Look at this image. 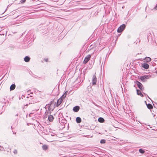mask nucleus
Masks as SVG:
<instances>
[{
  "label": "nucleus",
  "mask_w": 157,
  "mask_h": 157,
  "mask_svg": "<svg viewBox=\"0 0 157 157\" xmlns=\"http://www.w3.org/2000/svg\"><path fill=\"white\" fill-rule=\"evenodd\" d=\"M150 77L149 75H144L140 77V78L142 81L144 82L146 81L147 79H149Z\"/></svg>",
  "instance_id": "f257e3e1"
},
{
  "label": "nucleus",
  "mask_w": 157,
  "mask_h": 157,
  "mask_svg": "<svg viewBox=\"0 0 157 157\" xmlns=\"http://www.w3.org/2000/svg\"><path fill=\"white\" fill-rule=\"evenodd\" d=\"M125 28V25L124 24H123L121 25L118 29L117 32L118 33H121L122 32Z\"/></svg>",
  "instance_id": "f03ea898"
},
{
  "label": "nucleus",
  "mask_w": 157,
  "mask_h": 157,
  "mask_svg": "<svg viewBox=\"0 0 157 157\" xmlns=\"http://www.w3.org/2000/svg\"><path fill=\"white\" fill-rule=\"evenodd\" d=\"M91 56L90 55H88L85 58L83 61V63L86 64L89 60Z\"/></svg>",
  "instance_id": "7ed1b4c3"
},
{
  "label": "nucleus",
  "mask_w": 157,
  "mask_h": 157,
  "mask_svg": "<svg viewBox=\"0 0 157 157\" xmlns=\"http://www.w3.org/2000/svg\"><path fill=\"white\" fill-rule=\"evenodd\" d=\"M136 84L137 85L138 87H139L140 90H144V88L143 87V86L140 82L138 81H137Z\"/></svg>",
  "instance_id": "20e7f679"
},
{
  "label": "nucleus",
  "mask_w": 157,
  "mask_h": 157,
  "mask_svg": "<svg viewBox=\"0 0 157 157\" xmlns=\"http://www.w3.org/2000/svg\"><path fill=\"white\" fill-rule=\"evenodd\" d=\"M97 81V79L95 75H94L92 77V82L93 85L96 84V83Z\"/></svg>",
  "instance_id": "39448f33"
},
{
  "label": "nucleus",
  "mask_w": 157,
  "mask_h": 157,
  "mask_svg": "<svg viewBox=\"0 0 157 157\" xmlns=\"http://www.w3.org/2000/svg\"><path fill=\"white\" fill-rule=\"evenodd\" d=\"M63 101V99L62 98H60L59 99L57 102V104H56V106L58 107L59 106L60 104H61V103Z\"/></svg>",
  "instance_id": "423d86ee"
},
{
  "label": "nucleus",
  "mask_w": 157,
  "mask_h": 157,
  "mask_svg": "<svg viewBox=\"0 0 157 157\" xmlns=\"http://www.w3.org/2000/svg\"><path fill=\"white\" fill-rule=\"evenodd\" d=\"M47 107L48 108V110L49 111H52L53 110L54 108H52V104L50 105L48 104L46 105Z\"/></svg>",
  "instance_id": "0eeeda50"
},
{
  "label": "nucleus",
  "mask_w": 157,
  "mask_h": 157,
  "mask_svg": "<svg viewBox=\"0 0 157 157\" xmlns=\"http://www.w3.org/2000/svg\"><path fill=\"white\" fill-rule=\"evenodd\" d=\"M80 109V107L79 106H75L73 107V111L75 112H78Z\"/></svg>",
  "instance_id": "6e6552de"
},
{
  "label": "nucleus",
  "mask_w": 157,
  "mask_h": 157,
  "mask_svg": "<svg viewBox=\"0 0 157 157\" xmlns=\"http://www.w3.org/2000/svg\"><path fill=\"white\" fill-rule=\"evenodd\" d=\"M142 66L145 69H148L149 67V65L148 64L146 63H144V64H142Z\"/></svg>",
  "instance_id": "1a4fd4ad"
},
{
  "label": "nucleus",
  "mask_w": 157,
  "mask_h": 157,
  "mask_svg": "<svg viewBox=\"0 0 157 157\" xmlns=\"http://www.w3.org/2000/svg\"><path fill=\"white\" fill-rule=\"evenodd\" d=\"M48 120L50 121H52L53 119H54V117L52 115H49L48 116Z\"/></svg>",
  "instance_id": "9d476101"
},
{
  "label": "nucleus",
  "mask_w": 157,
  "mask_h": 157,
  "mask_svg": "<svg viewBox=\"0 0 157 157\" xmlns=\"http://www.w3.org/2000/svg\"><path fill=\"white\" fill-rule=\"evenodd\" d=\"M24 61L26 62H28L29 61L30 58L29 56H25L24 59Z\"/></svg>",
  "instance_id": "9b49d317"
},
{
  "label": "nucleus",
  "mask_w": 157,
  "mask_h": 157,
  "mask_svg": "<svg viewBox=\"0 0 157 157\" xmlns=\"http://www.w3.org/2000/svg\"><path fill=\"white\" fill-rule=\"evenodd\" d=\"M136 91H137V94L138 95H140V96L141 97H143V94L141 93V91L140 90H136Z\"/></svg>",
  "instance_id": "f8f14e48"
},
{
  "label": "nucleus",
  "mask_w": 157,
  "mask_h": 157,
  "mask_svg": "<svg viewBox=\"0 0 157 157\" xmlns=\"http://www.w3.org/2000/svg\"><path fill=\"white\" fill-rule=\"evenodd\" d=\"M98 121L101 123H103L104 121V119L102 117H99L98 119Z\"/></svg>",
  "instance_id": "ddd939ff"
},
{
  "label": "nucleus",
  "mask_w": 157,
  "mask_h": 157,
  "mask_svg": "<svg viewBox=\"0 0 157 157\" xmlns=\"http://www.w3.org/2000/svg\"><path fill=\"white\" fill-rule=\"evenodd\" d=\"M48 148V146L46 145H44L42 146V148L44 150L47 149Z\"/></svg>",
  "instance_id": "4468645a"
},
{
  "label": "nucleus",
  "mask_w": 157,
  "mask_h": 157,
  "mask_svg": "<svg viewBox=\"0 0 157 157\" xmlns=\"http://www.w3.org/2000/svg\"><path fill=\"white\" fill-rule=\"evenodd\" d=\"M76 121L77 123H80L81 121V119L80 117H77L76 118Z\"/></svg>",
  "instance_id": "2eb2a0df"
},
{
  "label": "nucleus",
  "mask_w": 157,
  "mask_h": 157,
  "mask_svg": "<svg viewBox=\"0 0 157 157\" xmlns=\"http://www.w3.org/2000/svg\"><path fill=\"white\" fill-rule=\"evenodd\" d=\"M15 85L14 84H12L10 86V90H13L15 89Z\"/></svg>",
  "instance_id": "dca6fc26"
},
{
  "label": "nucleus",
  "mask_w": 157,
  "mask_h": 157,
  "mask_svg": "<svg viewBox=\"0 0 157 157\" xmlns=\"http://www.w3.org/2000/svg\"><path fill=\"white\" fill-rule=\"evenodd\" d=\"M145 60L147 62H149L151 60V59L149 57H146L145 59Z\"/></svg>",
  "instance_id": "f3484780"
},
{
  "label": "nucleus",
  "mask_w": 157,
  "mask_h": 157,
  "mask_svg": "<svg viewBox=\"0 0 157 157\" xmlns=\"http://www.w3.org/2000/svg\"><path fill=\"white\" fill-rule=\"evenodd\" d=\"M147 108L149 109H151L153 108L152 105L149 103L147 105Z\"/></svg>",
  "instance_id": "a211bd4d"
},
{
  "label": "nucleus",
  "mask_w": 157,
  "mask_h": 157,
  "mask_svg": "<svg viewBox=\"0 0 157 157\" xmlns=\"http://www.w3.org/2000/svg\"><path fill=\"white\" fill-rule=\"evenodd\" d=\"M51 112V111H50L49 113V112H46L45 113V116H44V117L45 118H47V116L48 115V114L49 113H50V114Z\"/></svg>",
  "instance_id": "6ab92c4d"
},
{
  "label": "nucleus",
  "mask_w": 157,
  "mask_h": 157,
  "mask_svg": "<svg viewBox=\"0 0 157 157\" xmlns=\"http://www.w3.org/2000/svg\"><path fill=\"white\" fill-rule=\"evenodd\" d=\"M140 153L143 154L145 152V151L142 149H140L139 150Z\"/></svg>",
  "instance_id": "aec40b11"
},
{
  "label": "nucleus",
  "mask_w": 157,
  "mask_h": 157,
  "mask_svg": "<svg viewBox=\"0 0 157 157\" xmlns=\"http://www.w3.org/2000/svg\"><path fill=\"white\" fill-rule=\"evenodd\" d=\"M105 143V140L102 139L101 140L100 143L101 144H104Z\"/></svg>",
  "instance_id": "412c9836"
},
{
  "label": "nucleus",
  "mask_w": 157,
  "mask_h": 157,
  "mask_svg": "<svg viewBox=\"0 0 157 157\" xmlns=\"http://www.w3.org/2000/svg\"><path fill=\"white\" fill-rule=\"evenodd\" d=\"M13 153L14 154H17V151L16 149H14L13 151Z\"/></svg>",
  "instance_id": "4be33fe9"
},
{
  "label": "nucleus",
  "mask_w": 157,
  "mask_h": 157,
  "mask_svg": "<svg viewBox=\"0 0 157 157\" xmlns=\"http://www.w3.org/2000/svg\"><path fill=\"white\" fill-rule=\"evenodd\" d=\"M26 1V0H21V3H24Z\"/></svg>",
  "instance_id": "5701e85b"
},
{
  "label": "nucleus",
  "mask_w": 157,
  "mask_h": 157,
  "mask_svg": "<svg viewBox=\"0 0 157 157\" xmlns=\"http://www.w3.org/2000/svg\"><path fill=\"white\" fill-rule=\"evenodd\" d=\"M154 9L155 10H157V4L156 6L154 7Z\"/></svg>",
  "instance_id": "b1692460"
},
{
  "label": "nucleus",
  "mask_w": 157,
  "mask_h": 157,
  "mask_svg": "<svg viewBox=\"0 0 157 157\" xmlns=\"http://www.w3.org/2000/svg\"><path fill=\"white\" fill-rule=\"evenodd\" d=\"M0 147V151L3 150V147H1V146Z\"/></svg>",
  "instance_id": "393cba45"
},
{
  "label": "nucleus",
  "mask_w": 157,
  "mask_h": 157,
  "mask_svg": "<svg viewBox=\"0 0 157 157\" xmlns=\"http://www.w3.org/2000/svg\"><path fill=\"white\" fill-rule=\"evenodd\" d=\"M62 125H63V126L62 127V128H64L65 127V125L63 124Z\"/></svg>",
  "instance_id": "a878e982"
},
{
  "label": "nucleus",
  "mask_w": 157,
  "mask_h": 157,
  "mask_svg": "<svg viewBox=\"0 0 157 157\" xmlns=\"http://www.w3.org/2000/svg\"><path fill=\"white\" fill-rule=\"evenodd\" d=\"M18 114H17L15 115V116H18Z\"/></svg>",
  "instance_id": "bb28decb"
},
{
  "label": "nucleus",
  "mask_w": 157,
  "mask_h": 157,
  "mask_svg": "<svg viewBox=\"0 0 157 157\" xmlns=\"http://www.w3.org/2000/svg\"><path fill=\"white\" fill-rule=\"evenodd\" d=\"M48 59H47L45 60L47 62L48 61Z\"/></svg>",
  "instance_id": "cd10ccee"
},
{
  "label": "nucleus",
  "mask_w": 157,
  "mask_h": 157,
  "mask_svg": "<svg viewBox=\"0 0 157 157\" xmlns=\"http://www.w3.org/2000/svg\"><path fill=\"white\" fill-rule=\"evenodd\" d=\"M80 9L82 10V9H82V8H80Z\"/></svg>",
  "instance_id": "c85d7f7f"
}]
</instances>
